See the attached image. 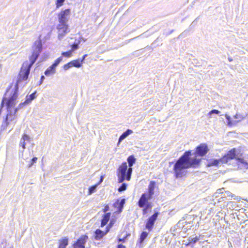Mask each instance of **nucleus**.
Here are the masks:
<instances>
[{"mask_svg":"<svg viewBox=\"0 0 248 248\" xmlns=\"http://www.w3.org/2000/svg\"><path fill=\"white\" fill-rule=\"evenodd\" d=\"M40 37L41 36H39V39L34 42L32 46L33 52L30 58V63L26 62L23 64L14 88L13 89L9 88L7 90L5 94V96L2 100L1 107H3L4 104H5L7 109V114L5 119L11 124L16 119V113H14L13 108L16 104V100L18 97V85L22 81H25L28 79L32 65L34 63L42 51V44Z\"/></svg>","mask_w":248,"mask_h":248,"instance_id":"nucleus-1","label":"nucleus"},{"mask_svg":"<svg viewBox=\"0 0 248 248\" xmlns=\"http://www.w3.org/2000/svg\"><path fill=\"white\" fill-rule=\"evenodd\" d=\"M208 151V148L206 144H201L197 147L194 156H192L191 152H186L174 164L173 170L176 177L181 178L185 176L186 173V169L199 163L201 159L198 158L197 156H203Z\"/></svg>","mask_w":248,"mask_h":248,"instance_id":"nucleus-2","label":"nucleus"},{"mask_svg":"<svg viewBox=\"0 0 248 248\" xmlns=\"http://www.w3.org/2000/svg\"><path fill=\"white\" fill-rule=\"evenodd\" d=\"M129 168L127 167V163L123 162L117 170V176L119 183H123L125 180L129 181L131 179L132 173V166L136 161V159L133 155L129 156L127 159Z\"/></svg>","mask_w":248,"mask_h":248,"instance_id":"nucleus-3","label":"nucleus"},{"mask_svg":"<svg viewBox=\"0 0 248 248\" xmlns=\"http://www.w3.org/2000/svg\"><path fill=\"white\" fill-rule=\"evenodd\" d=\"M155 187V182L151 181L148 186V191L143 193L138 201V206L140 208H144L143 210V214H146L153 206V204L150 201L153 198L154 194Z\"/></svg>","mask_w":248,"mask_h":248,"instance_id":"nucleus-4","label":"nucleus"},{"mask_svg":"<svg viewBox=\"0 0 248 248\" xmlns=\"http://www.w3.org/2000/svg\"><path fill=\"white\" fill-rule=\"evenodd\" d=\"M235 157V149H232L228 152L227 154L224 155L222 158L219 160L213 159L210 160L208 163V166H217L220 163H227L230 159H233Z\"/></svg>","mask_w":248,"mask_h":248,"instance_id":"nucleus-5","label":"nucleus"},{"mask_svg":"<svg viewBox=\"0 0 248 248\" xmlns=\"http://www.w3.org/2000/svg\"><path fill=\"white\" fill-rule=\"evenodd\" d=\"M31 138L30 136L26 134H24L20 140L19 143V146L22 147V150L20 149L19 151V156L23 158L24 160H27L28 158H24L23 157V152L24 149L26 148V141H30Z\"/></svg>","mask_w":248,"mask_h":248,"instance_id":"nucleus-6","label":"nucleus"},{"mask_svg":"<svg viewBox=\"0 0 248 248\" xmlns=\"http://www.w3.org/2000/svg\"><path fill=\"white\" fill-rule=\"evenodd\" d=\"M57 29L59 40H61L70 31L67 24L59 23L57 25Z\"/></svg>","mask_w":248,"mask_h":248,"instance_id":"nucleus-7","label":"nucleus"},{"mask_svg":"<svg viewBox=\"0 0 248 248\" xmlns=\"http://www.w3.org/2000/svg\"><path fill=\"white\" fill-rule=\"evenodd\" d=\"M70 10L69 9L61 11L58 15L59 23L67 24L70 17Z\"/></svg>","mask_w":248,"mask_h":248,"instance_id":"nucleus-8","label":"nucleus"},{"mask_svg":"<svg viewBox=\"0 0 248 248\" xmlns=\"http://www.w3.org/2000/svg\"><path fill=\"white\" fill-rule=\"evenodd\" d=\"M88 239L86 235H82L73 245L74 248H85V245Z\"/></svg>","mask_w":248,"mask_h":248,"instance_id":"nucleus-9","label":"nucleus"},{"mask_svg":"<svg viewBox=\"0 0 248 248\" xmlns=\"http://www.w3.org/2000/svg\"><path fill=\"white\" fill-rule=\"evenodd\" d=\"M237 155H236V154H235V158H234V159H235V160L237 162V165H238V167L240 168V169H248V163L247 162V161H245L244 160V159L242 158H240V157H236ZM231 160V159H230L229 162L228 163H229V164H230V162H229Z\"/></svg>","mask_w":248,"mask_h":248,"instance_id":"nucleus-10","label":"nucleus"},{"mask_svg":"<svg viewBox=\"0 0 248 248\" xmlns=\"http://www.w3.org/2000/svg\"><path fill=\"white\" fill-rule=\"evenodd\" d=\"M106 231L105 232L101 231L100 229H97L94 233V239L96 240H100L104 235H105L109 231V227L108 226H107L106 227Z\"/></svg>","mask_w":248,"mask_h":248,"instance_id":"nucleus-11","label":"nucleus"},{"mask_svg":"<svg viewBox=\"0 0 248 248\" xmlns=\"http://www.w3.org/2000/svg\"><path fill=\"white\" fill-rule=\"evenodd\" d=\"M155 222V213H154L148 220L146 224V228L148 230H150Z\"/></svg>","mask_w":248,"mask_h":248,"instance_id":"nucleus-12","label":"nucleus"},{"mask_svg":"<svg viewBox=\"0 0 248 248\" xmlns=\"http://www.w3.org/2000/svg\"><path fill=\"white\" fill-rule=\"evenodd\" d=\"M133 131L132 130L128 129L124 132L119 137L118 142L120 143L122 140L128 137L129 135L132 134Z\"/></svg>","mask_w":248,"mask_h":248,"instance_id":"nucleus-13","label":"nucleus"},{"mask_svg":"<svg viewBox=\"0 0 248 248\" xmlns=\"http://www.w3.org/2000/svg\"><path fill=\"white\" fill-rule=\"evenodd\" d=\"M110 216V213H108L104 214L101 220V227H103L107 224L108 221Z\"/></svg>","mask_w":248,"mask_h":248,"instance_id":"nucleus-14","label":"nucleus"},{"mask_svg":"<svg viewBox=\"0 0 248 248\" xmlns=\"http://www.w3.org/2000/svg\"><path fill=\"white\" fill-rule=\"evenodd\" d=\"M55 73L56 68L51 65L50 66L47 68L45 71V75L46 76H49L50 75L54 74Z\"/></svg>","mask_w":248,"mask_h":248,"instance_id":"nucleus-15","label":"nucleus"},{"mask_svg":"<svg viewBox=\"0 0 248 248\" xmlns=\"http://www.w3.org/2000/svg\"><path fill=\"white\" fill-rule=\"evenodd\" d=\"M11 124L5 119L1 125V131H5Z\"/></svg>","mask_w":248,"mask_h":248,"instance_id":"nucleus-16","label":"nucleus"},{"mask_svg":"<svg viewBox=\"0 0 248 248\" xmlns=\"http://www.w3.org/2000/svg\"><path fill=\"white\" fill-rule=\"evenodd\" d=\"M68 239L65 238L62 239L60 243L59 248H66V247L68 245Z\"/></svg>","mask_w":248,"mask_h":248,"instance_id":"nucleus-17","label":"nucleus"},{"mask_svg":"<svg viewBox=\"0 0 248 248\" xmlns=\"http://www.w3.org/2000/svg\"><path fill=\"white\" fill-rule=\"evenodd\" d=\"M233 118L237 119V120H234V122H236V124L240 122L241 121L245 119V117L240 114L236 113L234 116Z\"/></svg>","mask_w":248,"mask_h":248,"instance_id":"nucleus-18","label":"nucleus"},{"mask_svg":"<svg viewBox=\"0 0 248 248\" xmlns=\"http://www.w3.org/2000/svg\"><path fill=\"white\" fill-rule=\"evenodd\" d=\"M28 100H25L24 102L20 103L17 108L13 109L14 110V113H16L18 110L27 105L28 104Z\"/></svg>","mask_w":248,"mask_h":248,"instance_id":"nucleus-19","label":"nucleus"},{"mask_svg":"<svg viewBox=\"0 0 248 248\" xmlns=\"http://www.w3.org/2000/svg\"><path fill=\"white\" fill-rule=\"evenodd\" d=\"M71 63L72 66L77 68L80 67L82 65L81 62L79 59L71 61Z\"/></svg>","mask_w":248,"mask_h":248,"instance_id":"nucleus-20","label":"nucleus"},{"mask_svg":"<svg viewBox=\"0 0 248 248\" xmlns=\"http://www.w3.org/2000/svg\"><path fill=\"white\" fill-rule=\"evenodd\" d=\"M225 117L228 121L227 125L228 126H232L236 125V122H234V121L231 120V117L228 115L226 114Z\"/></svg>","mask_w":248,"mask_h":248,"instance_id":"nucleus-21","label":"nucleus"},{"mask_svg":"<svg viewBox=\"0 0 248 248\" xmlns=\"http://www.w3.org/2000/svg\"><path fill=\"white\" fill-rule=\"evenodd\" d=\"M148 233L146 232H143L140 236L139 243L141 244L147 237Z\"/></svg>","mask_w":248,"mask_h":248,"instance_id":"nucleus-22","label":"nucleus"},{"mask_svg":"<svg viewBox=\"0 0 248 248\" xmlns=\"http://www.w3.org/2000/svg\"><path fill=\"white\" fill-rule=\"evenodd\" d=\"M80 40L78 41L76 40L75 43L71 46L72 49L71 50H72V52H73L74 51L78 49V45L80 44Z\"/></svg>","mask_w":248,"mask_h":248,"instance_id":"nucleus-23","label":"nucleus"},{"mask_svg":"<svg viewBox=\"0 0 248 248\" xmlns=\"http://www.w3.org/2000/svg\"><path fill=\"white\" fill-rule=\"evenodd\" d=\"M199 240V238L197 237H189L188 238V243L186 245L187 246H189L191 243H195Z\"/></svg>","mask_w":248,"mask_h":248,"instance_id":"nucleus-24","label":"nucleus"},{"mask_svg":"<svg viewBox=\"0 0 248 248\" xmlns=\"http://www.w3.org/2000/svg\"><path fill=\"white\" fill-rule=\"evenodd\" d=\"M35 92L31 93L30 94L29 96V97L27 96V99L26 100H28V104L30 103L32 100H33L35 98Z\"/></svg>","mask_w":248,"mask_h":248,"instance_id":"nucleus-25","label":"nucleus"},{"mask_svg":"<svg viewBox=\"0 0 248 248\" xmlns=\"http://www.w3.org/2000/svg\"><path fill=\"white\" fill-rule=\"evenodd\" d=\"M62 61V57H60L55 60V62L52 64V65L56 68Z\"/></svg>","mask_w":248,"mask_h":248,"instance_id":"nucleus-26","label":"nucleus"},{"mask_svg":"<svg viewBox=\"0 0 248 248\" xmlns=\"http://www.w3.org/2000/svg\"><path fill=\"white\" fill-rule=\"evenodd\" d=\"M72 53H73L72 50H70L67 52H62V56L69 58V57H71Z\"/></svg>","mask_w":248,"mask_h":248,"instance_id":"nucleus-27","label":"nucleus"},{"mask_svg":"<svg viewBox=\"0 0 248 248\" xmlns=\"http://www.w3.org/2000/svg\"><path fill=\"white\" fill-rule=\"evenodd\" d=\"M233 196L234 195H232L230 192L225 191L223 196H221V198L233 197Z\"/></svg>","mask_w":248,"mask_h":248,"instance_id":"nucleus-28","label":"nucleus"},{"mask_svg":"<svg viewBox=\"0 0 248 248\" xmlns=\"http://www.w3.org/2000/svg\"><path fill=\"white\" fill-rule=\"evenodd\" d=\"M127 187V185L125 183H123L122 185L119 187L118 191L122 192L126 190Z\"/></svg>","mask_w":248,"mask_h":248,"instance_id":"nucleus-29","label":"nucleus"},{"mask_svg":"<svg viewBox=\"0 0 248 248\" xmlns=\"http://www.w3.org/2000/svg\"><path fill=\"white\" fill-rule=\"evenodd\" d=\"M96 187H97V185H94V186H91L89 189V194H91L93 193L95 191Z\"/></svg>","mask_w":248,"mask_h":248,"instance_id":"nucleus-30","label":"nucleus"},{"mask_svg":"<svg viewBox=\"0 0 248 248\" xmlns=\"http://www.w3.org/2000/svg\"><path fill=\"white\" fill-rule=\"evenodd\" d=\"M224 188H220L217 190V192L215 193L216 197H217L218 194H221V196H223V194L224 193Z\"/></svg>","mask_w":248,"mask_h":248,"instance_id":"nucleus-31","label":"nucleus"},{"mask_svg":"<svg viewBox=\"0 0 248 248\" xmlns=\"http://www.w3.org/2000/svg\"><path fill=\"white\" fill-rule=\"evenodd\" d=\"M64 0H57L56 1V3L57 7L58 8V7L61 6L63 4Z\"/></svg>","mask_w":248,"mask_h":248,"instance_id":"nucleus-32","label":"nucleus"},{"mask_svg":"<svg viewBox=\"0 0 248 248\" xmlns=\"http://www.w3.org/2000/svg\"><path fill=\"white\" fill-rule=\"evenodd\" d=\"M71 67H72V64H71V62H70L63 65V69L65 70H67Z\"/></svg>","mask_w":248,"mask_h":248,"instance_id":"nucleus-33","label":"nucleus"},{"mask_svg":"<svg viewBox=\"0 0 248 248\" xmlns=\"http://www.w3.org/2000/svg\"><path fill=\"white\" fill-rule=\"evenodd\" d=\"M37 160V158L36 157H34L32 158V159L31 160V163H30L29 164V167L30 168L31 167L34 163H35L36 162Z\"/></svg>","mask_w":248,"mask_h":248,"instance_id":"nucleus-34","label":"nucleus"},{"mask_svg":"<svg viewBox=\"0 0 248 248\" xmlns=\"http://www.w3.org/2000/svg\"><path fill=\"white\" fill-rule=\"evenodd\" d=\"M219 113L220 111H218V110L213 109L209 112V115H211L214 114H218Z\"/></svg>","mask_w":248,"mask_h":248,"instance_id":"nucleus-35","label":"nucleus"},{"mask_svg":"<svg viewBox=\"0 0 248 248\" xmlns=\"http://www.w3.org/2000/svg\"><path fill=\"white\" fill-rule=\"evenodd\" d=\"M124 203H125V199H122L119 202V207L122 208L123 207L124 204Z\"/></svg>","mask_w":248,"mask_h":248,"instance_id":"nucleus-36","label":"nucleus"},{"mask_svg":"<svg viewBox=\"0 0 248 248\" xmlns=\"http://www.w3.org/2000/svg\"><path fill=\"white\" fill-rule=\"evenodd\" d=\"M45 78V77L44 76H41L40 83H39L40 85L43 83Z\"/></svg>","mask_w":248,"mask_h":248,"instance_id":"nucleus-37","label":"nucleus"},{"mask_svg":"<svg viewBox=\"0 0 248 248\" xmlns=\"http://www.w3.org/2000/svg\"><path fill=\"white\" fill-rule=\"evenodd\" d=\"M87 56V54L83 55V56L82 57V60L81 61H80V62H81V63H82V62L84 61V60L85 59V58H86Z\"/></svg>","mask_w":248,"mask_h":248,"instance_id":"nucleus-38","label":"nucleus"},{"mask_svg":"<svg viewBox=\"0 0 248 248\" xmlns=\"http://www.w3.org/2000/svg\"><path fill=\"white\" fill-rule=\"evenodd\" d=\"M117 248H125V247L122 244L118 245Z\"/></svg>","mask_w":248,"mask_h":248,"instance_id":"nucleus-39","label":"nucleus"},{"mask_svg":"<svg viewBox=\"0 0 248 248\" xmlns=\"http://www.w3.org/2000/svg\"><path fill=\"white\" fill-rule=\"evenodd\" d=\"M103 179H104L103 176H101L100 181H99V183L98 184V185H99L103 181Z\"/></svg>","mask_w":248,"mask_h":248,"instance_id":"nucleus-40","label":"nucleus"},{"mask_svg":"<svg viewBox=\"0 0 248 248\" xmlns=\"http://www.w3.org/2000/svg\"><path fill=\"white\" fill-rule=\"evenodd\" d=\"M124 239L125 238H123V239L119 238L118 240V242H124Z\"/></svg>","mask_w":248,"mask_h":248,"instance_id":"nucleus-41","label":"nucleus"},{"mask_svg":"<svg viewBox=\"0 0 248 248\" xmlns=\"http://www.w3.org/2000/svg\"><path fill=\"white\" fill-rule=\"evenodd\" d=\"M234 199H236V200H240V198L237 197V198H234Z\"/></svg>","mask_w":248,"mask_h":248,"instance_id":"nucleus-42","label":"nucleus"},{"mask_svg":"<svg viewBox=\"0 0 248 248\" xmlns=\"http://www.w3.org/2000/svg\"><path fill=\"white\" fill-rule=\"evenodd\" d=\"M183 221H184V220H180V221H179V223H181V222H183ZM182 224H183V222H182Z\"/></svg>","mask_w":248,"mask_h":248,"instance_id":"nucleus-43","label":"nucleus"},{"mask_svg":"<svg viewBox=\"0 0 248 248\" xmlns=\"http://www.w3.org/2000/svg\"><path fill=\"white\" fill-rule=\"evenodd\" d=\"M107 211V208L106 207L105 208V212H106Z\"/></svg>","mask_w":248,"mask_h":248,"instance_id":"nucleus-44","label":"nucleus"},{"mask_svg":"<svg viewBox=\"0 0 248 248\" xmlns=\"http://www.w3.org/2000/svg\"><path fill=\"white\" fill-rule=\"evenodd\" d=\"M13 127L11 128L9 130V132H10L12 129Z\"/></svg>","mask_w":248,"mask_h":248,"instance_id":"nucleus-45","label":"nucleus"},{"mask_svg":"<svg viewBox=\"0 0 248 248\" xmlns=\"http://www.w3.org/2000/svg\"><path fill=\"white\" fill-rule=\"evenodd\" d=\"M155 217H156V218H157V213H156Z\"/></svg>","mask_w":248,"mask_h":248,"instance_id":"nucleus-46","label":"nucleus"},{"mask_svg":"<svg viewBox=\"0 0 248 248\" xmlns=\"http://www.w3.org/2000/svg\"><path fill=\"white\" fill-rule=\"evenodd\" d=\"M229 60L230 62H231L232 61V60L230 59V58L229 59Z\"/></svg>","mask_w":248,"mask_h":248,"instance_id":"nucleus-47","label":"nucleus"}]
</instances>
